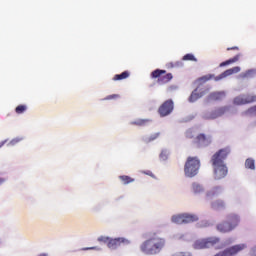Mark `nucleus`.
Returning <instances> with one entry per match:
<instances>
[{
  "label": "nucleus",
  "mask_w": 256,
  "mask_h": 256,
  "mask_svg": "<svg viewBox=\"0 0 256 256\" xmlns=\"http://www.w3.org/2000/svg\"><path fill=\"white\" fill-rule=\"evenodd\" d=\"M230 154L231 148L226 147L218 150L211 157L214 179H216V181L225 179V177H227V173H229V170L227 169V165L225 164V159H227Z\"/></svg>",
  "instance_id": "obj_1"
},
{
  "label": "nucleus",
  "mask_w": 256,
  "mask_h": 256,
  "mask_svg": "<svg viewBox=\"0 0 256 256\" xmlns=\"http://www.w3.org/2000/svg\"><path fill=\"white\" fill-rule=\"evenodd\" d=\"M165 245V238L154 232L140 245V251H142L144 255H159V253L165 249Z\"/></svg>",
  "instance_id": "obj_2"
},
{
  "label": "nucleus",
  "mask_w": 256,
  "mask_h": 256,
  "mask_svg": "<svg viewBox=\"0 0 256 256\" xmlns=\"http://www.w3.org/2000/svg\"><path fill=\"white\" fill-rule=\"evenodd\" d=\"M239 216L237 214H230L227 216V220L217 224L216 229L219 233H231L240 223Z\"/></svg>",
  "instance_id": "obj_3"
},
{
  "label": "nucleus",
  "mask_w": 256,
  "mask_h": 256,
  "mask_svg": "<svg viewBox=\"0 0 256 256\" xmlns=\"http://www.w3.org/2000/svg\"><path fill=\"white\" fill-rule=\"evenodd\" d=\"M239 71H241V67L235 66L233 68L227 69L226 71H224L216 77L213 74H207L205 76L198 78L197 81L200 85H203V83H207V81H211V79H214V81H221V79H225V77L235 75V73H239Z\"/></svg>",
  "instance_id": "obj_4"
},
{
  "label": "nucleus",
  "mask_w": 256,
  "mask_h": 256,
  "mask_svg": "<svg viewBox=\"0 0 256 256\" xmlns=\"http://www.w3.org/2000/svg\"><path fill=\"white\" fill-rule=\"evenodd\" d=\"M201 162L197 157H188L184 166V173L186 177H195L199 173Z\"/></svg>",
  "instance_id": "obj_5"
},
{
  "label": "nucleus",
  "mask_w": 256,
  "mask_h": 256,
  "mask_svg": "<svg viewBox=\"0 0 256 256\" xmlns=\"http://www.w3.org/2000/svg\"><path fill=\"white\" fill-rule=\"evenodd\" d=\"M151 79H157L158 85H166L173 79L172 73H167V70L156 69L150 74Z\"/></svg>",
  "instance_id": "obj_6"
},
{
  "label": "nucleus",
  "mask_w": 256,
  "mask_h": 256,
  "mask_svg": "<svg viewBox=\"0 0 256 256\" xmlns=\"http://www.w3.org/2000/svg\"><path fill=\"white\" fill-rule=\"evenodd\" d=\"M221 240L218 237H209L205 239L196 240L194 242V249H209L210 247H215L219 244Z\"/></svg>",
  "instance_id": "obj_7"
},
{
  "label": "nucleus",
  "mask_w": 256,
  "mask_h": 256,
  "mask_svg": "<svg viewBox=\"0 0 256 256\" xmlns=\"http://www.w3.org/2000/svg\"><path fill=\"white\" fill-rule=\"evenodd\" d=\"M256 102V95H239L233 99V105L241 106V105H249V103Z\"/></svg>",
  "instance_id": "obj_8"
},
{
  "label": "nucleus",
  "mask_w": 256,
  "mask_h": 256,
  "mask_svg": "<svg viewBox=\"0 0 256 256\" xmlns=\"http://www.w3.org/2000/svg\"><path fill=\"white\" fill-rule=\"evenodd\" d=\"M174 103L173 100H166L159 108L158 113L160 117H167L173 113Z\"/></svg>",
  "instance_id": "obj_9"
},
{
  "label": "nucleus",
  "mask_w": 256,
  "mask_h": 256,
  "mask_svg": "<svg viewBox=\"0 0 256 256\" xmlns=\"http://www.w3.org/2000/svg\"><path fill=\"white\" fill-rule=\"evenodd\" d=\"M131 242L127 240L126 238L120 237V238H110L107 247L108 249H119L121 245H129Z\"/></svg>",
  "instance_id": "obj_10"
},
{
  "label": "nucleus",
  "mask_w": 256,
  "mask_h": 256,
  "mask_svg": "<svg viewBox=\"0 0 256 256\" xmlns=\"http://www.w3.org/2000/svg\"><path fill=\"white\" fill-rule=\"evenodd\" d=\"M194 144L197 145V147H207V145H211V139L207 138L205 134H199L195 138Z\"/></svg>",
  "instance_id": "obj_11"
},
{
  "label": "nucleus",
  "mask_w": 256,
  "mask_h": 256,
  "mask_svg": "<svg viewBox=\"0 0 256 256\" xmlns=\"http://www.w3.org/2000/svg\"><path fill=\"white\" fill-rule=\"evenodd\" d=\"M221 193H223V188H221V186H216L206 193V199L208 201L211 199H215V197H219Z\"/></svg>",
  "instance_id": "obj_12"
},
{
  "label": "nucleus",
  "mask_w": 256,
  "mask_h": 256,
  "mask_svg": "<svg viewBox=\"0 0 256 256\" xmlns=\"http://www.w3.org/2000/svg\"><path fill=\"white\" fill-rule=\"evenodd\" d=\"M225 99V92H212L208 96V101H223Z\"/></svg>",
  "instance_id": "obj_13"
},
{
  "label": "nucleus",
  "mask_w": 256,
  "mask_h": 256,
  "mask_svg": "<svg viewBox=\"0 0 256 256\" xmlns=\"http://www.w3.org/2000/svg\"><path fill=\"white\" fill-rule=\"evenodd\" d=\"M205 95L204 92L199 91V88H196L190 95L189 97V102L190 103H195L198 99H201Z\"/></svg>",
  "instance_id": "obj_14"
},
{
  "label": "nucleus",
  "mask_w": 256,
  "mask_h": 256,
  "mask_svg": "<svg viewBox=\"0 0 256 256\" xmlns=\"http://www.w3.org/2000/svg\"><path fill=\"white\" fill-rule=\"evenodd\" d=\"M184 223H195V221H199V217L194 214L184 213Z\"/></svg>",
  "instance_id": "obj_15"
},
{
  "label": "nucleus",
  "mask_w": 256,
  "mask_h": 256,
  "mask_svg": "<svg viewBox=\"0 0 256 256\" xmlns=\"http://www.w3.org/2000/svg\"><path fill=\"white\" fill-rule=\"evenodd\" d=\"M130 75H131V72L124 71L121 74L114 75L113 81H123V79L129 78Z\"/></svg>",
  "instance_id": "obj_16"
},
{
  "label": "nucleus",
  "mask_w": 256,
  "mask_h": 256,
  "mask_svg": "<svg viewBox=\"0 0 256 256\" xmlns=\"http://www.w3.org/2000/svg\"><path fill=\"white\" fill-rule=\"evenodd\" d=\"M171 220L172 223H176V225H183V223H185L183 214L174 215Z\"/></svg>",
  "instance_id": "obj_17"
},
{
  "label": "nucleus",
  "mask_w": 256,
  "mask_h": 256,
  "mask_svg": "<svg viewBox=\"0 0 256 256\" xmlns=\"http://www.w3.org/2000/svg\"><path fill=\"white\" fill-rule=\"evenodd\" d=\"M239 57H240V55L238 54V55L234 56L233 58L220 63V67H225L227 65H231L232 63H237V61H239Z\"/></svg>",
  "instance_id": "obj_18"
},
{
  "label": "nucleus",
  "mask_w": 256,
  "mask_h": 256,
  "mask_svg": "<svg viewBox=\"0 0 256 256\" xmlns=\"http://www.w3.org/2000/svg\"><path fill=\"white\" fill-rule=\"evenodd\" d=\"M192 191L195 194H199V193H203V191H205V189L203 188V186H201V184L194 182L192 184Z\"/></svg>",
  "instance_id": "obj_19"
},
{
  "label": "nucleus",
  "mask_w": 256,
  "mask_h": 256,
  "mask_svg": "<svg viewBox=\"0 0 256 256\" xmlns=\"http://www.w3.org/2000/svg\"><path fill=\"white\" fill-rule=\"evenodd\" d=\"M212 209H215L216 211L219 209H225V202L223 200H217L212 203Z\"/></svg>",
  "instance_id": "obj_20"
},
{
  "label": "nucleus",
  "mask_w": 256,
  "mask_h": 256,
  "mask_svg": "<svg viewBox=\"0 0 256 256\" xmlns=\"http://www.w3.org/2000/svg\"><path fill=\"white\" fill-rule=\"evenodd\" d=\"M246 169H251V171H255V160L253 158H247L245 161Z\"/></svg>",
  "instance_id": "obj_21"
},
{
  "label": "nucleus",
  "mask_w": 256,
  "mask_h": 256,
  "mask_svg": "<svg viewBox=\"0 0 256 256\" xmlns=\"http://www.w3.org/2000/svg\"><path fill=\"white\" fill-rule=\"evenodd\" d=\"M119 179L122 181L123 185H129V183H133L135 181V179L127 175L119 176Z\"/></svg>",
  "instance_id": "obj_22"
},
{
  "label": "nucleus",
  "mask_w": 256,
  "mask_h": 256,
  "mask_svg": "<svg viewBox=\"0 0 256 256\" xmlns=\"http://www.w3.org/2000/svg\"><path fill=\"white\" fill-rule=\"evenodd\" d=\"M149 123V119H139L134 122H132V125H137L138 127H143L144 125H147Z\"/></svg>",
  "instance_id": "obj_23"
},
{
  "label": "nucleus",
  "mask_w": 256,
  "mask_h": 256,
  "mask_svg": "<svg viewBox=\"0 0 256 256\" xmlns=\"http://www.w3.org/2000/svg\"><path fill=\"white\" fill-rule=\"evenodd\" d=\"M216 111L218 113V117H222V115H225L227 113V111H229V106L220 107V108L216 109Z\"/></svg>",
  "instance_id": "obj_24"
},
{
  "label": "nucleus",
  "mask_w": 256,
  "mask_h": 256,
  "mask_svg": "<svg viewBox=\"0 0 256 256\" xmlns=\"http://www.w3.org/2000/svg\"><path fill=\"white\" fill-rule=\"evenodd\" d=\"M219 114L217 113V110H214L206 115V119H217L219 118Z\"/></svg>",
  "instance_id": "obj_25"
},
{
  "label": "nucleus",
  "mask_w": 256,
  "mask_h": 256,
  "mask_svg": "<svg viewBox=\"0 0 256 256\" xmlns=\"http://www.w3.org/2000/svg\"><path fill=\"white\" fill-rule=\"evenodd\" d=\"M183 61H197L193 54H186L183 56Z\"/></svg>",
  "instance_id": "obj_26"
},
{
  "label": "nucleus",
  "mask_w": 256,
  "mask_h": 256,
  "mask_svg": "<svg viewBox=\"0 0 256 256\" xmlns=\"http://www.w3.org/2000/svg\"><path fill=\"white\" fill-rule=\"evenodd\" d=\"M119 97H121L119 94H111V95L106 96L103 100L111 101V100L119 99Z\"/></svg>",
  "instance_id": "obj_27"
},
{
  "label": "nucleus",
  "mask_w": 256,
  "mask_h": 256,
  "mask_svg": "<svg viewBox=\"0 0 256 256\" xmlns=\"http://www.w3.org/2000/svg\"><path fill=\"white\" fill-rule=\"evenodd\" d=\"M98 241L100 242V243H109V241H111V238H109V237H107V236H100L99 238H98Z\"/></svg>",
  "instance_id": "obj_28"
},
{
  "label": "nucleus",
  "mask_w": 256,
  "mask_h": 256,
  "mask_svg": "<svg viewBox=\"0 0 256 256\" xmlns=\"http://www.w3.org/2000/svg\"><path fill=\"white\" fill-rule=\"evenodd\" d=\"M193 130L186 131V139H193Z\"/></svg>",
  "instance_id": "obj_29"
},
{
  "label": "nucleus",
  "mask_w": 256,
  "mask_h": 256,
  "mask_svg": "<svg viewBox=\"0 0 256 256\" xmlns=\"http://www.w3.org/2000/svg\"><path fill=\"white\" fill-rule=\"evenodd\" d=\"M157 137H159V133H156V134L150 136V137L148 138L147 142L149 143V142H151V141H155V139H157Z\"/></svg>",
  "instance_id": "obj_30"
},
{
  "label": "nucleus",
  "mask_w": 256,
  "mask_h": 256,
  "mask_svg": "<svg viewBox=\"0 0 256 256\" xmlns=\"http://www.w3.org/2000/svg\"><path fill=\"white\" fill-rule=\"evenodd\" d=\"M142 173H144V175H148L149 177H155V175L153 174V172L151 171H142Z\"/></svg>",
  "instance_id": "obj_31"
},
{
  "label": "nucleus",
  "mask_w": 256,
  "mask_h": 256,
  "mask_svg": "<svg viewBox=\"0 0 256 256\" xmlns=\"http://www.w3.org/2000/svg\"><path fill=\"white\" fill-rule=\"evenodd\" d=\"M227 51H239V47L237 46L230 47V48H227Z\"/></svg>",
  "instance_id": "obj_32"
},
{
  "label": "nucleus",
  "mask_w": 256,
  "mask_h": 256,
  "mask_svg": "<svg viewBox=\"0 0 256 256\" xmlns=\"http://www.w3.org/2000/svg\"><path fill=\"white\" fill-rule=\"evenodd\" d=\"M249 75H250V72L248 71V72H246V73H244V74H241L240 77H242L243 79H245V77H249Z\"/></svg>",
  "instance_id": "obj_33"
},
{
  "label": "nucleus",
  "mask_w": 256,
  "mask_h": 256,
  "mask_svg": "<svg viewBox=\"0 0 256 256\" xmlns=\"http://www.w3.org/2000/svg\"><path fill=\"white\" fill-rule=\"evenodd\" d=\"M252 113H256V106L251 108Z\"/></svg>",
  "instance_id": "obj_34"
},
{
  "label": "nucleus",
  "mask_w": 256,
  "mask_h": 256,
  "mask_svg": "<svg viewBox=\"0 0 256 256\" xmlns=\"http://www.w3.org/2000/svg\"><path fill=\"white\" fill-rule=\"evenodd\" d=\"M86 249H96L95 247H92V248H86Z\"/></svg>",
  "instance_id": "obj_35"
}]
</instances>
